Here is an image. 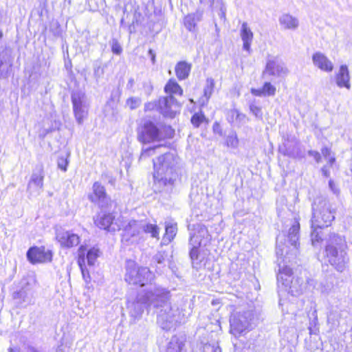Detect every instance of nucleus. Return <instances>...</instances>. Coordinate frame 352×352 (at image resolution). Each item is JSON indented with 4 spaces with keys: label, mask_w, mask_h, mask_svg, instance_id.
I'll use <instances>...</instances> for the list:
<instances>
[{
    "label": "nucleus",
    "mask_w": 352,
    "mask_h": 352,
    "mask_svg": "<svg viewBox=\"0 0 352 352\" xmlns=\"http://www.w3.org/2000/svg\"><path fill=\"white\" fill-rule=\"evenodd\" d=\"M170 292L160 286L153 289H146L137 295L134 302L129 305L130 316L139 319L145 309H153L157 314V322L162 329L168 330L172 327L175 311L170 302Z\"/></svg>",
    "instance_id": "1"
},
{
    "label": "nucleus",
    "mask_w": 352,
    "mask_h": 352,
    "mask_svg": "<svg viewBox=\"0 0 352 352\" xmlns=\"http://www.w3.org/2000/svg\"><path fill=\"white\" fill-rule=\"evenodd\" d=\"M153 163L155 184L162 188V191H172L179 177L177 157L168 152L153 159Z\"/></svg>",
    "instance_id": "2"
},
{
    "label": "nucleus",
    "mask_w": 352,
    "mask_h": 352,
    "mask_svg": "<svg viewBox=\"0 0 352 352\" xmlns=\"http://www.w3.org/2000/svg\"><path fill=\"white\" fill-rule=\"evenodd\" d=\"M345 238L336 233L329 234L325 245V256L329 264L338 272H343L348 267L349 257L346 252Z\"/></svg>",
    "instance_id": "3"
},
{
    "label": "nucleus",
    "mask_w": 352,
    "mask_h": 352,
    "mask_svg": "<svg viewBox=\"0 0 352 352\" xmlns=\"http://www.w3.org/2000/svg\"><path fill=\"white\" fill-rule=\"evenodd\" d=\"M335 210L329 200L317 197L312 204L311 228H323L329 226L335 219Z\"/></svg>",
    "instance_id": "4"
},
{
    "label": "nucleus",
    "mask_w": 352,
    "mask_h": 352,
    "mask_svg": "<svg viewBox=\"0 0 352 352\" xmlns=\"http://www.w3.org/2000/svg\"><path fill=\"white\" fill-rule=\"evenodd\" d=\"M124 279L129 284L148 286L147 289H153L154 286H157L153 283L154 274L148 267H139L133 261L127 262Z\"/></svg>",
    "instance_id": "5"
},
{
    "label": "nucleus",
    "mask_w": 352,
    "mask_h": 352,
    "mask_svg": "<svg viewBox=\"0 0 352 352\" xmlns=\"http://www.w3.org/2000/svg\"><path fill=\"white\" fill-rule=\"evenodd\" d=\"M300 224L296 222L289 228L287 234H279L276 237V253L278 256H286L290 252L296 254L299 246Z\"/></svg>",
    "instance_id": "6"
},
{
    "label": "nucleus",
    "mask_w": 352,
    "mask_h": 352,
    "mask_svg": "<svg viewBox=\"0 0 352 352\" xmlns=\"http://www.w3.org/2000/svg\"><path fill=\"white\" fill-rule=\"evenodd\" d=\"M166 134H164L153 122L145 120L138 129V139L143 144H150L170 138L174 135V130L170 126L166 128Z\"/></svg>",
    "instance_id": "7"
},
{
    "label": "nucleus",
    "mask_w": 352,
    "mask_h": 352,
    "mask_svg": "<svg viewBox=\"0 0 352 352\" xmlns=\"http://www.w3.org/2000/svg\"><path fill=\"white\" fill-rule=\"evenodd\" d=\"M37 281L33 276H28L21 279L16 289L12 293V298L20 305H33L35 300Z\"/></svg>",
    "instance_id": "8"
},
{
    "label": "nucleus",
    "mask_w": 352,
    "mask_h": 352,
    "mask_svg": "<svg viewBox=\"0 0 352 352\" xmlns=\"http://www.w3.org/2000/svg\"><path fill=\"white\" fill-rule=\"evenodd\" d=\"M255 316L252 309L234 311L230 318V333L234 336H240L245 331H250L254 325Z\"/></svg>",
    "instance_id": "9"
},
{
    "label": "nucleus",
    "mask_w": 352,
    "mask_h": 352,
    "mask_svg": "<svg viewBox=\"0 0 352 352\" xmlns=\"http://www.w3.org/2000/svg\"><path fill=\"white\" fill-rule=\"evenodd\" d=\"M72 102L76 120L79 124H81L88 113L85 94L81 91L72 92Z\"/></svg>",
    "instance_id": "10"
},
{
    "label": "nucleus",
    "mask_w": 352,
    "mask_h": 352,
    "mask_svg": "<svg viewBox=\"0 0 352 352\" xmlns=\"http://www.w3.org/2000/svg\"><path fill=\"white\" fill-rule=\"evenodd\" d=\"M144 220H130L124 227L122 241L128 244L138 243L142 234Z\"/></svg>",
    "instance_id": "11"
},
{
    "label": "nucleus",
    "mask_w": 352,
    "mask_h": 352,
    "mask_svg": "<svg viewBox=\"0 0 352 352\" xmlns=\"http://www.w3.org/2000/svg\"><path fill=\"white\" fill-rule=\"evenodd\" d=\"M179 109L180 106L173 96L161 97L157 100V110L164 117L173 118Z\"/></svg>",
    "instance_id": "12"
},
{
    "label": "nucleus",
    "mask_w": 352,
    "mask_h": 352,
    "mask_svg": "<svg viewBox=\"0 0 352 352\" xmlns=\"http://www.w3.org/2000/svg\"><path fill=\"white\" fill-rule=\"evenodd\" d=\"M93 194L88 196L89 199L97 204L101 208H108L111 203V198L107 195L105 188L99 182H96L92 186Z\"/></svg>",
    "instance_id": "13"
},
{
    "label": "nucleus",
    "mask_w": 352,
    "mask_h": 352,
    "mask_svg": "<svg viewBox=\"0 0 352 352\" xmlns=\"http://www.w3.org/2000/svg\"><path fill=\"white\" fill-rule=\"evenodd\" d=\"M28 260L32 264L46 263L52 261V252L44 246L30 248L26 254Z\"/></svg>",
    "instance_id": "14"
},
{
    "label": "nucleus",
    "mask_w": 352,
    "mask_h": 352,
    "mask_svg": "<svg viewBox=\"0 0 352 352\" xmlns=\"http://www.w3.org/2000/svg\"><path fill=\"white\" fill-rule=\"evenodd\" d=\"M118 221V219L116 221L115 217L111 213L98 214L94 219V223L97 227L109 232H115L121 229Z\"/></svg>",
    "instance_id": "15"
},
{
    "label": "nucleus",
    "mask_w": 352,
    "mask_h": 352,
    "mask_svg": "<svg viewBox=\"0 0 352 352\" xmlns=\"http://www.w3.org/2000/svg\"><path fill=\"white\" fill-rule=\"evenodd\" d=\"M44 172L43 165L36 167L28 185V191L30 194H39L43 187Z\"/></svg>",
    "instance_id": "16"
},
{
    "label": "nucleus",
    "mask_w": 352,
    "mask_h": 352,
    "mask_svg": "<svg viewBox=\"0 0 352 352\" xmlns=\"http://www.w3.org/2000/svg\"><path fill=\"white\" fill-rule=\"evenodd\" d=\"M287 74L288 69L285 64L276 59H273L267 60L265 69L263 72V77L265 78L266 75L280 77L286 76Z\"/></svg>",
    "instance_id": "17"
},
{
    "label": "nucleus",
    "mask_w": 352,
    "mask_h": 352,
    "mask_svg": "<svg viewBox=\"0 0 352 352\" xmlns=\"http://www.w3.org/2000/svg\"><path fill=\"white\" fill-rule=\"evenodd\" d=\"M210 240V236L207 228L202 224H197L195 227V233L190 236L189 240L190 245H206Z\"/></svg>",
    "instance_id": "18"
},
{
    "label": "nucleus",
    "mask_w": 352,
    "mask_h": 352,
    "mask_svg": "<svg viewBox=\"0 0 352 352\" xmlns=\"http://www.w3.org/2000/svg\"><path fill=\"white\" fill-rule=\"evenodd\" d=\"M56 239L65 248H72L80 243L78 235L63 229L56 231Z\"/></svg>",
    "instance_id": "19"
},
{
    "label": "nucleus",
    "mask_w": 352,
    "mask_h": 352,
    "mask_svg": "<svg viewBox=\"0 0 352 352\" xmlns=\"http://www.w3.org/2000/svg\"><path fill=\"white\" fill-rule=\"evenodd\" d=\"M280 150L284 155L292 158L302 159L305 157V149L298 142H287Z\"/></svg>",
    "instance_id": "20"
},
{
    "label": "nucleus",
    "mask_w": 352,
    "mask_h": 352,
    "mask_svg": "<svg viewBox=\"0 0 352 352\" xmlns=\"http://www.w3.org/2000/svg\"><path fill=\"white\" fill-rule=\"evenodd\" d=\"M311 59L314 65L320 70L326 72L333 71V64L324 54L316 52L313 54Z\"/></svg>",
    "instance_id": "21"
},
{
    "label": "nucleus",
    "mask_w": 352,
    "mask_h": 352,
    "mask_svg": "<svg viewBox=\"0 0 352 352\" xmlns=\"http://www.w3.org/2000/svg\"><path fill=\"white\" fill-rule=\"evenodd\" d=\"M291 285L289 287V292L292 296H299L307 289V285L314 286V280L312 279L308 280L307 283H305L302 278L296 277L290 280Z\"/></svg>",
    "instance_id": "22"
},
{
    "label": "nucleus",
    "mask_w": 352,
    "mask_h": 352,
    "mask_svg": "<svg viewBox=\"0 0 352 352\" xmlns=\"http://www.w3.org/2000/svg\"><path fill=\"white\" fill-rule=\"evenodd\" d=\"M278 22L284 30H296L299 27L298 19L289 13L281 14L278 18Z\"/></svg>",
    "instance_id": "23"
},
{
    "label": "nucleus",
    "mask_w": 352,
    "mask_h": 352,
    "mask_svg": "<svg viewBox=\"0 0 352 352\" xmlns=\"http://www.w3.org/2000/svg\"><path fill=\"white\" fill-rule=\"evenodd\" d=\"M336 85L340 88L351 89L349 72L346 65L340 66L339 72L336 75Z\"/></svg>",
    "instance_id": "24"
},
{
    "label": "nucleus",
    "mask_w": 352,
    "mask_h": 352,
    "mask_svg": "<svg viewBox=\"0 0 352 352\" xmlns=\"http://www.w3.org/2000/svg\"><path fill=\"white\" fill-rule=\"evenodd\" d=\"M240 35L243 41V49L249 53L251 52V43L253 39V32L248 27L246 22H243L241 25Z\"/></svg>",
    "instance_id": "25"
},
{
    "label": "nucleus",
    "mask_w": 352,
    "mask_h": 352,
    "mask_svg": "<svg viewBox=\"0 0 352 352\" xmlns=\"http://www.w3.org/2000/svg\"><path fill=\"white\" fill-rule=\"evenodd\" d=\"M203 12L197 10L195 13L190 14L184 18L185 27L189 31H194L197 24L201 21Z\"/></svg>",
    "instance_id": "26"
},
{
    "label": "nucleus",
    "mask_w": 352,
    "mask_h": 352,
    "mask_svg": "<svg viewBox=\"0 0 352 352\" xmlns=\"http://www.w3.org/2000/svg\"><path fill=\"white\" fill-rule=\"evenodd\" d=\"M175 74L179 80L186 79L191 70V64L186 61H179L175 66Z\"/></svg>",
    "instance_id": "27"
},
{
    "label": "nucleus",
    "mask_w": 352,
    "mask_h": 352,
    "mask_svg": "<svg viewBox=\"0 0 352 352\" xmlns=\"http://www.w3.org/2000/svg\"><path fill=\"white\" fill-rule=\"evenodd\" d=\"M177 232V226L175 223H166L165 234L163 236V243L168 244L175 238Z\"/></svg>",
    "instance_id": "28"
},
{
    "label": "nucleus",
    "mask_w": 352,
    "mask_h": 352,
    "mask_svg": "<svg viewBox=\"0 0 352 352\" xmlns=\"http://www.w3.org/2000/svg\"><path fill=\"white\" fill-rule=\"evenodd\" d=\"M190 251V257L192 261V265L194 268L197 270L201 267V262L204 257L199 254V247L200 245H193Z\"/></svg>",
    "instance_id": "29"
},
{
    "label": "nucleus",
    "mask_w": 352,
    "mask_h": 352,
    "mask_svg": "<svg viewBox=\"0 0 352 352\" xmlns=\"http://www.w3.org/2000/svg\"><path fill=\"white\" fill-rule=\"evenodd\" d=\"M164 91L171 96H173V94L182 96L183 94V89L173 79L169 80L166 84L164 87Z\"/></svg>",
    "instance_id": "30"
},
{
    "label": "nucleus",
    "mask_w": 352,
    "mask_h": 352,
    "mask_svg": "<svg viewBox=\"0 0 352 352\" xmlns=\"http://www.w3.org/2000/svg\"><path fill=\"white\" fill-rule=\"evenodd\" d=\"M184 342L174 336L168 343L166 352H184Z\"/></svg>",
    "instance_id": "31"
},
{
    "label": "nucleus",
    "mask_w": 352,
    "mask_h": 352,
    "mask_svg": "<svg viewBox=\"0 0 352 352\" xmlns=\"http://www.w3.org/2000/svg\"><path fill=\"white\" fill-rule=\"evenodd\" d=\"M142 233L150 234L151 236L159 239L160 228L155 224L147 223L144 220Z\"/></svg>",
    "instance_id": "32"
},
{
    "label": "nucleus",
    "mask_w": 352,
    "mask_h": 352,
    "mask_svg": "<svg viewBox=\"0 0 352 352\" xmlns=\"http://www.w3.org/2000/svg\"><path fill=\"white\" fill-rule=\"evenodd\" d=\"M245 115L240 113L237 109H230L228 112L227 119L230 123H241L244 121Z\"/></svg>",
    "instance_id": "33"
},
{
    "label": "nucleus",
    "mask_w": 352,
    "mask_h": 352,
    "mask_svg": "<svg viewBox=\"0 0 352 352\" xmlns=\"http://www.w3.org/2000/svg\"><path fill=\"white\" fill-rule=\"evenodd\" d=\"M292 274V270L289 267H283L282 269L279 268V273L277 275V280L280 281L283 280V284H287L289 281L287 277H290Z\"/></svg>",
    "instance_id": "34"
},
{
    "label": "nucleus",
    "mask_w": 352,
    "mask_h": 352,
    "mask_svg": "<svg viewBox=\"0 0 352 352\" xmlns=\"http://www.w3.org/2000/svg\"><path fill=\"white\" fill-rule=\"evenodd\" d=\"M214 87V80L212 78H207L206 85L204 89V96L206 99V101H203V104L207 102L210 96L212 94L213 90Z\"/></svg>",
    "instance_id": "35"
},
{
    "label": "nucleus",
    "mask_w": 352,
    "mask_h": 352,
    "mask_svg": "<svg viewBox=\"0 0 352 352\" xmlns=\"http://www.w3.org/2000/svg\"><path fill=\"white\" fill-rule=\"evenodd\" d=\"M199 2L204 5L208 6V8L211 10H223V5L221 0H199Z\"/></svg>",
    "instance_id": "36"
},
{
    "label": "nucleus",
    "mask_w": 352,
    "mask_h": 352,
    "mask_svg": "<svg viewBox=\"0 0 352 352\" xmlns=\"http://www.w3.org/2000/svg\"><path fill=\"white\" fill-rule=\"evenodd\" d=\"M99 250L96 248L89 249L87 253V263L90 266H93L96 260L99 256Z\"/></svg>",
    "instance_id": "37"
},
{
    "label": "nucleus",
    "mask_w": 352,
    "mask_h": 352,
    "mask_svg": "<svg viewBox=\"0 0 352 352\" xmlns=\"http://www.w3.org/2000/svg\"><path fill=\"white\" fill-rule=\"evenodd\" d=\"M167 257V254L165 252H158L154 255L152 259V263L157 267V265H164L165 261Z\"/></svg>",
    "instance_id": "38"
},
{
    "label": "nucleus",
    "mask_w": 352,
    "mask_h": 352,
    "mask_svg": "<svg viewBox=\"0 0 352 352\" xmlns=\"http://www.w3.org/2000/svg\"><path fill=\"white\" fill-rule=\"evenodd\" d=\"M262 88L263 92H264V96H273L275 95L276 87L270 82H265Z\"/></svg>",
    "instance_id": "39"
},
{
    "label": "nucleus",
    "mask_w": 352,
    "mask_h": 352,
    "mask_svg": "<svg viewBox=\"0 0 352 352\" xmlns=\"http://www.w3.org/2000/svg\"><path fill=\"white\" fill-rule=\"evenodd\" d=\"M161 146H162V145L159 144L156 146L149 147V148H147L145 149H142L140 156V160H143V159H145L151 155H154L155 153L156 149L160 148Z\"/></svg>",
    "instance_id": "40"
},
{
    "label": "nucleus",
    "mask_w": 352,
    "mask_h": 352,
    "mask_svg": "<svg viewBox=\"0 0 352 352\" xmlns=\"http://www.w3.org/2000/svg\"><path fill=\"white\" fill-rule=\"evenodd\" d=\"M204 120L205 116L203 113H196L192 116L190 121L192 125L197 128L200 126Z\"/></svg>",
    "instance_id": "41"
},
{
    "label": "nucleus",
    "mask_w": 352,
    "mask_h": 352,
    "mask_svg": "<svg viewBox=\"0 0 352 352\" xmlns=\"http://www.w3.org/2000/svg\"><path fill=\"white\" fill-rule=\"evenodd\" d=\"M250 112L258 120L263 119V111L261 107L255 104H251L250 105Z\"/></svg>",
    "instance_id": "42"
},
{
    "label": "nucleus",
    "mask_w": 352,
    "mask_h": 352,
    "mask_svg": "<svg viewBox=\"0 0 352 352\" xmlns=\"http://www.w3.org/2000/svg\"><path fill=\"white\" fill-rule=\"evenodd\" d=\"M141 104V99L138 97H131L127 99L126 104L131 110L137 109Z\"/></svg>",
    "instance_id": "43"
},
{
    "label": "nucleus",
    "mask_w": 352,
    "mask_h": 352,
    "mask_svg": "<svg viewBox=\"0 0 352 352\" xmlns=\"http://www.w3.org/2000/svg\"><path fill=\"white\" fill-rule=\"evenodd\" d=\"M110 45H111V51L113 52V53H114L115 54H117V55H120L122 53V48L117 39L113 38L110 41Z\"/></svg>",
    "instance_id": "44"
},
{
    "label": "nucleus",
    "mask_w": 352,
    "mask_h": 352,
    "mask_svg": "<svg viewBox=\"0 0 352 352\" xmlns=\"http://www.w3.org/2000/svg\"><path fill=\"white\" fill-rule=\"evenodd\" d=\"M238 144H239V140H238V138L235 133L230 135L227 137L226 144L228 146L232 147V148H236L238 146Z\"/></svg>",
    "instance_id": "45"
},
{
    "label": "nucleus",
    "mask_w": 352,
    "mask_h": 352,
    "mask_svg": "<svg viewBox=\"0 0 352 352\" xmlns=\"http://www.w3.org/2000/svg\"><path fill=\"white\" fill-rule=\"evenodd\" d=\"M7 63V56L6 53L0 54V77H6L7 71L4 72L3 65Z\"/></svg>",
    "instance_id": "46"
},
{
    "label": "nucleus",
    "mask_w": 352,
    "mask_h": 352,
    "mask_svg": "<svg viewBox=\"0 0 352 352\" xmlns=\"http://www.w3.org/2000/svg\"><path fill=\"white\" fill-rule=\"evenodd\" d=\"M57 165L58 168L65 172L67 169L68 160L63 156H60L57 160Z\"/></svg>",
    "instance_id": "47"
},
{
    "label": "nucleus",
    "mask_w": 352,
    "mask_h": 352,
    "mask_svg": "<svg viewBox=\"0 0 352 352\" xmlns=\"http://www.w3.org/2000/svg\"><path fill=\"white\" fill-rule=\"evenodd\" d=\"M311 228L314 230L311 232V237L312 244L314 245L316 244V243L320 242L322 240V239L319 234V232H317V230H316V229L318 228Z\"/></svg>",
    "instance_id": "48"
},
{
    "label": "nucleus",
    "mask_w": 352,
    "mask_h": 352,
    "mask_svg": "<svg viewBox=\"0 0 352 352\" xmlns=\"http://www.w3.org/2000/svg\"><path fill=\"white\" fill-rule=\"evenodd\" d=\"M78 263H79V266H80V270L82 272L83 279L85 280V281L86 283L90 282L91 278H90L89 273L88 270L86 269V267L85 266L82 265V264L80 263V261H78Z\"/></svg>",
    "instance_id": "49"
},
{
    "label": "nucleus",
    "mask_w": 352,
    "mask_h": 352,
    "mask_svg": "<svg viewBox=\"0 0 352 352\" xmlns=\"http://www.w3.org/2000/svg\"><path fill=\"white\" fill-rule=\"evenodd\" d=\"M308 154L309 155L314 157L316 162L319 163L320 162L321 155L318 151L310 150L308 151Z\"/></svg>",
    "instance_id": "50"
},
{
    "label": "nucleus",
    "mask_w": 352,
    "mask_h": 352,
    "mask_svg": "<svg viewBox=\"0 0 352 352\" xmlns=\"http://www.w3.org/2000/svg\"><path fill=\"white\" fill-rule=\"evenodd\" d=\"M102 74H103V69L100 66H97V67H94V75L97 80Z\"/></svg>",
    "instance_id": "51"
},
{
    "label": "nucleus",
    "mask_w": 352,
    "mask_h": 352,
    "mask_svg": "<svg viewBox=\"0 0 352 352\" xmlns=\"http://www.w3.org/2000/svg\"><path fill=\"white\" fill-rule=\"evenodd\" d=\"M145 110L146 111H151L155 109H157V101L153 102H148L145 104Z\"/></svg>",
    "instance_id": "52"
},
{
    "label": "nucleus",
    "mask_w": 352,
    "mask_h": 352,
    "mask_svg": "<svg viewBox=\"0 0 352 352\" xmlns=\"http://www.w3.org/2000/svg\"><path fill=\"white\" fill-rule=\"evenodd\" d=\"M329 187L331 189V190L336 195L339 194V189L336 187L335 183L332 179H330L329 181Z\"/></svg>",
    "instance_id": "53"
},
{
    "label": "nucleus",
    "mask_w": 352,
    "mask_h": 352,
    "mask_svg": "<svg viewBox=\"0 0 352 352\" xmlns=\"http://www.w3.org/2000/svg\"><path fill=\"white\" fill-rule=\"evenodd\" d=\"M252 94L256 96H264V92H263V88L261 89H252Z\"/></svg>",
    "instance_id": "54"
},
{
    "label": "nucleus",
    "mask_w": 352,
    "mask_h": 352,
    "mask_svg": "<svg viewBox=\"0 0 352 352\" xmlns=\"http://www.w3.org/2000/svg\"><path fill=\"white\" fill-rule=\"evenodd\" d=\"M321 152H322V155L325 157V158H328L329 157L331 156V151L329 148L328 147H324L322 148L321 150Z\"/></svg>",
    "instance_id": "55"
},
{
    "label": "nucleus",
    "mask_w": 352,
    "mask_h": 352,
    "mask_svg": "<svg viewBox=\"0 0 352 352\" xmlns=\"http://www.w3.org/2000/svg\"><path fill=\"white\" fill-rule=\"evenodd\" d=\"M321 171H322L323 176H324L326 177H329L330 176V171L328 169V168L327 167V166H324L321 168Z\"/></svg>",
    "instance_id": "56"
},
{
    "label": "nucleus",
    "mask_w": 352,
    "mask_h": 352,
    "mask_svg": "<svg viewBox=\"0 0 352 352\" xmlns=\"http://www.w3.org/2000/svg\"><path fill=\"white\" fill-rule=\"evenodd\" d=\"M134 83H135L134 79L133 78H130L126 84V89H130V90L133 89Z\"/></svg>",
    "instance_id": "57"
},
{
    "label": "nucleus",
    "mask_w": 352,
    "mask_h": 352,
    "mask_svg": "<svg viewBox=\"0 0 352 352\" xmlns=\"http://www.w3.org/2000/svg\"><path fill=\"white\" fill-rule=\"evenodd\" d=\"M213 131L214 133H221V126L219 125V124L218 123H214V125H213Z\"/></svg>",
    "instance_id": "58"
},
{
    "label": "nucleus",
    "mask_w": 352,
    "mask_h": 352,
    "mask_svg": "<svg viewBox=\"0 0 352 352\" xmlns=\"http://www.w3.org/2000/svg\"><path fill=\"white\" fill-rule=\"evenodd\" d=\"M329 160H328V163L329 164L332 166L333 164L335 163L336 162V158L334 156H330L328 157Z\"/></svg>",
    "instance_id": "59"
},
{
    "label": "nucleus",
    "mask_w": 352,
    "mask_h": 352,
    "mask_svg": "<svg viewBox=\"0 0 352 352\" xmlns=\"http://www.w3.org/2000/svg\"><path fill=\"white\" fill-rule=\"evenodd\" d=\"M211 304L213 306H217V305H219L220 304V301L218 299H214V300H212Z\"/></svg>",
    "instance_id": "60"
},
{
    "label": "nucleus",
    "mask_w": 352,
    "mask_h": 352,
    "mask_svg": "<svg viewBox=\"0 0 352 352\" xmlns=\"http://www.w3.org/2000/svg\"><path fill=\"white\" fill-rule=\"evenodd\" d=\"M312 316L314 317V322L315 321H317L318 318H317V313H316V310H314V312L312 313Z\"/></svg>",
    "instance_id": "61"
},
{
    "label": "nucleus",
    "mask_w": 352,
    "mask_h": 352,
    "mask_svg": "<svg viewBox=\"0 0 352 352\" xmlns=\"http://www.w3.org/2000/svg\"><path fill=\"white\" fill-rule=\"evenodd\" d=\"M56 352H66L63 348H62L61 346H58Z\"/></svg>",
    "instance_id": "62"
},
{
    "label": "nucleus",
    "mask_w": 352,
    "mask_h": 352,
    "mask_svg": "<svg viewBox=\"0 0 352 352\" xmlns=\"http://www.w3.org/2000/svg\"><path fill=\"white\" fill-rule=\"evenodd\" d=\"M151 58L152 63L154 64L155 62V54H153L152 56H151Z\"/></svg>",
    "instance_id": "63"
},
{
    "label": "nucleus",
    "mask_w": 352,
    "mask_h": 352,
    "mask_svg": "<svg viewBox=\"0 0 352 352\" xmlns=\"http://www.w3.org/2000/svg\"><path fill=\"white\" fill-rule=\"evenodd\" d=\"M148 54H149V55H150L151 56H152V55H153V54H155V52H154V51H153V50H151V49H150V50H148Z\"/></svg>",
    "instance_id": "64"
}]
</instances>
